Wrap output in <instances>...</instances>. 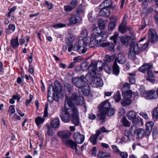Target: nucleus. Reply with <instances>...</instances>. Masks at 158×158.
<instances>
[{
	"label": "nucleus",
	"mask_w": 158,
	"mask_h": 158,
	"mask_svg": "<svg viewBox=\"0 0 158 158\" xmlns=\"http://www.w3.org/2000/svg\"><path fill=\"white\" fill-rule=\"evenodd\" d=\"M93 27L94 33L92 35L91 38L89 37H84L81 36L79 38L78 41L74 45L73 47V50L77 51L79 53H85L86 51L85 47L89 44L90 47L96 48L98 45V43H101L105 41L107 37L106 32L105 31L101 32V34L96 32L98 27L95 28L96 25L94 24Z\"/></svg>",
	"instance_id": "1"
},
{
	"label": "nucleus",
	"mask_w": 158,
	"mask_h": 158,
	"mask_svg": "<svg viewBox=\"0 0 158 158\" xmlns=\"http://www.w3.org/2000/svg\"><path fill=\"white\" fill-rule=\"evenodd\" d=\"M65 108L62 109L60 118L61 120L65 123H68L72 117V121L76 126L79 124V121L78 114V110L74 105L68 100L65 101Z\"/></svg>",
	"instance_id": "2"
},
{
	"label": "nucleus",
	"mask_w": 158,
	"mask_h": 158,
	"mask_svg": "<svg viewBox=\"0 0 158 158\" xmlns=\"http://www.w3.org/2000/svg\"><path fill=\"white\" fill-rule=\"evenodd\" d=\"M90 74L85 75L87 81L94 87L102 86L103 84V81L101 78L96 77V73L94 69H93V73L90 72Z\"/></svg>",
	"instance_id": "3"
},
{
	"label": "nucleus",
	"mask_w": 158,
	"mask_h": 158,
	"mask_svg": "<svg viewBox=\"0 0 158 158\" xmlns=\"http://www.w3.org/2000/svg\"><path fill=\"white\" fill-rule=\"evenodd\" d=\"M148 41L144 44L142 46L139 43L132 42L131 44H130V48L134 51L136 54H138L141 52L145 51L148 47Z\"/></svg>",
	"instance_id": "4"
},
{
	"label": "nucleus",
	"mask_w": 158,
	"mask_h": 158,
	"mask_svg": "<svg viewBox=\"0 0 158 158\" xmlns=\"http://www.w3.org/2000/svg\"><path fill=\"white\" fill-rule=\"evenodd\" d=\"M85 78L86 79L85 77L81 75L80 77H77L73 78L72 81L76 87L81 89L88 84L85 81Z\"/></svg>",
	"instance_id": "5"
},
{
	"label": "nucleus",
	"mask_w": 158,
	"mask_h": 158,
	"mask_svg": "<svg viewBox=\"0 0 158 158\" xmlns=\"http://www.w3.org/2000/svg\"><path fill=\"white\" fill-rule=\"evenodd\" d=\"M131 134L132 136H135L136 133L137 138L141 139L144 136V130L143 129L138 128L136 125H133L130 128Z\"/></svg>",
	"instance_id": "6"
},
{
	"label": "nucleus",
	"mask_w": 158,
	"mask_h": 158,
	"mask_svg": "<svg viewBox=\"0 0 158 158\" xmlns=\"http://www.w3.org/2000/svg\"><path fill=\"white\" fill-rule=\"evenodd\" d=\"M81 69L83 71H86L87 70L89 71V73L86 75L90 74V72L93 73V69H94L96 71V69H97V65L96 64H91L88 66V63L87 62H82L80 65Z\"/></svg>",
	"instance_id": "7"
},
{
	"label": "nucleus",
	"mask_w": 158,
	"mask_h": 158,
	"mask_svg": "<svg viewBox=\"0 0 158 158\" xmlns=\"http://www.w3.org/2000/svg\"><path fill=\"white\" fill-rule=\"evenodd\" d=\"M68 19L69 23L67 25L69 26L70 25H75L80 23L82 19L80 16L73 13L69 15L68 17Z\"/></svg>",
	"instance_id": "8"
},
{
	"label": "nucleus",
	"mask_w": 158,
	"mask_h": 158,
	"mask_svg": "<svg viewBox=\"0 0 158 158\" xmlns=\"http://www.w3.org/2000/svg\"><path fill=\"white\" fill-rule=\"evenodd\" d=\"M140 89L141 95L147 99H152L155 98V91L154 90H152L146 92L144 89L142 91L140 90Z\"/></svg>",
	"instance_id": "9"
},
{
	"label": "nucleus",
	"mask_w": 158,
	"mask_h": 158,
	"mask_svg": "<svg viewBox=\"0 0 158 158\" xmlns=\"http://www.w3.org/2000/svg\"><path fill=\"white\" fill-rule=\"evenodd\" d=\"M148 34V40L150 42L153 43L157 41L158 37L154 30L150 29L149 30Z\"/></svg>",
	"instance_id": "10"
},
{
	"label": "nucleus",
	"mask_w": 158,
	"mask_h": 158,
	"mask_svg": "<svg viewBox=\"0 0 158 158\" xmlns=\"http://www.w3.org/2000/svg\"><path fill=\"white\" fill-rule=\"evenodd\" d=\"M127 116L130 120H132V123L135 125L138 123L139 119L137 118V114L133 111H131L127 115Z\"/></svg>",
	"instance_id": "11"
},
{
	"label": "nucleus",
	"mask_w": 158,
	"mask_h": 158,
	"mask_svg": "<svg viewBox=\"0 0 158 158\" xmlns=\"http://www.w3.org/2000/svg\"><path fill=\"white\" fill-rule=\"evenodd\" d=\"M111 106V105L109 101L106 100L100 105L99 109L100 111H101L103 113L105 112L106 113V110L110 109Z\"/></svg>",
	"instance_id": "12"
},
{
	"label": "nucleus",
	"mask_w": 158,
	"mask_h": 158,
	"mask_svg": "<svg viewBox=\"0 0 158 158\" xmlns=\"http://www.w3.org/2000/svg\"><path fill=\"white\" fill-rule=\"evenodd\" d=\"M73 137L76 143L78 144L82 143L85 139L84 135L80 134L79 132L75 133Z\"/></svg>",
	"instance_id": "13"
},
{
	"label": "nucleus",
	"mask_w": 158,
	"mask_h": 158,
	"mask_svg": "<svg viewBox=\"0 0 158 158\" xmlns=\"http://www.w3.org/2000/svg\"><path fill=\"white\" fill-rule=\"evenodd\" d=\"M71 135L70 132L68 130L59 131L57 132V135L63 139H69Z\"/></svg>",
	"instance_id": "14"
},
{
	"label": "nucleus",
	"mask_w": 158,
	"mask_h": 158,
	"mask_svg": "<svg viewBox=\"0 0 158 158\" xmlns=\"http://www.w3.org/2000/svg\"><path fill=\"white\" fill-rule=\"evenodd\" d=\"M114 60H116V62H118L119 64H123L126 61V59L123 53H119L118 55L116 57H115Z\"/></svg>",
	"instance_id": "15"
},
{
	"label": "nucleus",
	"mask_w": 158,
	"mask_h": 158,
	"mask_svg": "<svg viewBox=\"0 0 158 158\" xmlns=\"http://www.w3.org/2000/svg\"><path fill=\"white\" fill-rule=\"evenodd\" d=\"M110 14V9L104 7L100 10L99 13V15L101 16L109 17Z\"/></svg>",
	"instance_id": "16"
},
{
	"label": "nucleus",
	"mask_w": 158,
	"mask_h": 158,
	"mask_svg": "<svg viewBox=\"0 0 158 158\" xmlns=\"http://www.w3.org/2000/svg\"><path fill=\"white\" fill-rule=\"evenodd\" d=\"M153 67V65L150 64H144L139 69V70L144 73L146 71L151 69Z\"/></svg>",
	"instance_id": "17"
},
{
	"label": "nucleus",
	"mask_w": 158,
	"mask_h": 158,
	"mask_svg": "<svg viewBox=\"0 0 158 158\" xmlns=\"http://www.w3.org/2000/svg\"><path fill=\"white\" fill-rule=\"evenodd\" d=\"M54 94H57L61 92L62 89L60 83L58 81H56L54 83Z\"/></svg>",
	"instance_id": "18"
},
{
	"label": "nucleus",
	"mask_w": 158,
	"mask_h": 158,
	"mask_svg": "<svg viewBox=\"0 0 158 158\" xmlns=\"http://www.w3.org/2000/svg\"><path fill=\"white\" fill-rule=\"evenodd\" d=\"M51 126L53 128H57L60 125L59 119L58 117H56L50 122Z\"/></svg>",
	"instance_id": "19"
},
{
	"label": "nucleus",
	"mask_w": 158,
	"mask_h": 158,
	"mask_svg": "<svg viewBox=\"0 0 158 158\" xmlns=\"http://www.w3.org/2000/svg\"><path fill=\"white\" fill-rule=\"evenodd\" d=\"M113 73L115 75H118L120 72L119 67L116 62V60H114L112 66Z\"/></svg>",
	"instance_id": "20"
},
{
	"label": "nucleus",
	"mask_w": 158,
	"mask_h": 158,
	"mask_svg": "<svg viewBox=\"0 0 158 158\" xmlns=\"http://www.w3.org/2000/svg\"><path fill=\"white\" fill-rule=\"evenodd\" d=\"M83 94L86 96L89 95L90 93V88L88 85L87 84V85H85L81 89Z\"/></svg>",
	"instance_id": "21"
},
{
	"label": "nucleus",
	"mask_w": 158,
	"mask_h": 158,
	"mask_svg": "<svg viewBox=\"0 0 158 158\" xmlns=\"http://www.w3.org/2000/svg\"><path fill=\"white\" fill-rule=\"evenodd\" d=\"M74 40L75 38L74 37H70L68 40V41L66 43L68 45H69L70 44L68 48V51L69 52H71L72 49L73 50V47L74 45L73 46V44H71L74 41Z\"/></svg>",
	"instance_id": "22"
},
{
	"label": "nucleus",
	"mask_w": 158,
	"mask_h": 158,
	"mask_svg": "<svg viewBox=\"0 0 158 158\" xmlns=\"http://www.w3.org/2000/svg\"><path fill=\"white\" fill-rule=\"evenodd\" d=\"M116 56L115 54H113L112 55H106L105 56V59H104V62H110L113 61L115 59Z\"/></svg>",
	"instance_id": "23"
},
{
	"label": "nucleus",
	"mask_w": 158,
	"mask_h": 158,
	"mask_svg": "<svg viewBox=\"0 0 158 158\" xmlns=\"http://www.w3.org/2000/svg\"><path fill=\"white\" fill-rule=\"evenodd\" d=\"M129 36H126L125 37H122L121 38V41L123 44L125 46H127L129 44H131L132 42L129 40Z\"/></svg>",
	"instance_id": "24"
},
{
	"label": "nucleus",
	"mask_w": 158,
	"mask_h": 158,
	"mask_svg": "<svg viewBox=\"0 0 158 158\" xmlns=\"http://www.w3.org/2000/svg\"><path fill=\"white\" fill-rule=\"evenodd\" d=\"M10 44L14 49L17 48L19 46L18 37L12 39L10 40Z\"/></svg>",
	"instance_id": "25"
},
{
	"label": "nucleus",
	"mask_w": 158,
	"mask_h": 158,
	"mask_svg": "<svg viewBox=\"0 0 158 158\" xmlns=\"http://www.w3.org/2000/svg\"><path fill=\"white\" fill-rule=\"evenodd\" d=\"M123 97L125 99L130 98L131 97L132 95V91L131 90L127 91L125 92H122Z\"/></svg>",
	"instance_id": "26"
},
{
	"label": "nucleus",
	"mask_w": 158,
	"mask_h": 158,
	"mask_svg": "<svg viewBox=\"0 0 158 158\" xmlns=\"http://www.w3.org/2000/svg\"><path fill=\"white\" fill-rule=\"evenodd\" d=\"M132 102V101L131 99H125L124 98L121 101V104L124 107H126L127 105H130Z\"/></svg>",
	"instance_id": "27"
},
{
	"label": "nucleus",
	"mask_w": 158,
	"mask_h": 158,
	"mask_svg": "<svg viewBox=\"0 0 158 158\" xmlns=\"http://www.w3.org/2000/svg\"><path fill=\"white\" fill-rule=\"evenodd\" d=\"M106 113H104L109 116H111L114 115L115 112V109L114 108H111V107L110 109L106 110Z\"/></svg>",
	"instance_id": "28"
},
{
	"label": "nucleus",
	"mask_w": 158,
	"mask_h": 158,
	"mask_svg": "<svg viewBox=\"0 0 158 158\" xmlns=\"http://www.w3.org/2000/svg\"><path fill=\"white\" fill-rule=\"evenodd\" d=\"M79 96L78 95L77 93H73L72 94V95L70 99L71 101H70L68 99L66 98V99L65 100V101H66L67 102V100L69 102H70L71 103H72L73 104L72 102V101H74V102H75V101L76 100L77 98Z\"/></svg>",
	"instance_id": "29"
},
{
	"label": "nucleus",
	"mask_w": 158,
	"mask_h": 158,
	"mask_svg": "<svg viewBox=\"0 0 158 158\" xmlns=\"http://www.w3.org/2000/svg\"><path fill=\"white\" fill-rule=\"evenodd\" d=\"M136 53L130 48L128 53V58L132 60L135 59L136 57Z\"/></svg>",
	"instance_id": "30"
},
{
	"label": "nucleus",
	"mask_w": 158,
	"mask_h": 158,
	"mask_svg": "<svg viewBox=\"0 0 158 158\" xmlns=\"http://www.w3.org/2000/svg\"><path fill=\"white\" fill-rule=\"evenodd\" d=\"M152 118L153 119L156 120L158 118V107L154 108L153 110L152 114Z\"/></svg>",
	"instance_id": "31"
},
{
	"label": "nucleus",
	"mask_w": 158,
	"mask_h": 158,
	"mask_svg": "<svg viewBox=\"0 0 158 158\" xmlns=\"http://www.w3.org/2000/svg\"><path fill=\"white\" fill-rule=\"evenodd\" d=\"M66 143L69 145L70 148L73 149H74L76 146H77L76 143L71 139L67 140L66 141Z\"/></svg>",
	"instance_id": "32"
},
{
	"label": "nucleus",
	"mask_w": 158,
	"mask_h": 158,
	"mask_svg": "<svg viewBox=\"0 0 158 158\" xmlns=\"http://www.w3.org/2000/svg\"><path fill=\"white\" fill-rule=\"evenodd\" d=\"M84 99L82 96H79L75 102L77 105H81L83 103Z\"/></svg>",
	"instance_id": "33"
},
{
	"label": "nucleus",
	"mask_w": 158,
	"mask_h": 158,
	"mask_svg": "<svg viewBox=\"0 0 158 158\" xmlns=\"http://www.w3.org/2000/svg\"><path fill=\"white\" fill-rule=\"evenodd\" d=\"M130 90V86L129 84L128 83H125L123 85L122 88V92H125L128 91Z\"/></svg>",
	"instance_id": "34"
},
{
	"label": "nucleus",
	"mask_w": 158,
	"mask_h": 158,
	"mask_svg": "<svg viewBox=\"0 0 158 158\" xmlns=\"http://www.w3.org/2000/svg\"><path fill=\"white\" fill-rule=\"evenodd\" d=\"M44 121V118L40 116L36 117L35 119V122L37 126L43 123Z\"/></svg>",
	"instance_id": "35"
},
{
	"label": "nucleus",
	"mask_w": 158,
	"mask_h": 158,
	"mask_svg": "<svg viewBox=\"0 0 158 158\" xmlns=\"http://www.w3.org/2000/svg\"><path fill=\"white\" fill-rule=\"evenodd\" d=\"M114 98L116 102H118L120 101L121 98L119 91H118L116 92L114 96Z\"/></svg>",
	"instance_id": "36"
},
{
	"label": "nucleus",
	"mask_w": 158,
	"mask_h": 158,
	"mask_svg": "<svg viewBox=\"0 0 158 158\" xmlns=\"http://www.w3.org/2000/svg\"><path fill=\"white\" fill-rule=\"evenodd\" d=\"M153 126L154 123L153 122H148L146 124V129H148L149 131H152Z\"/></svg>",
	"instance_id": "37"
},
{
	"label": "nucleus",
	"mask_w": 158,
	"mask_h": 158,
	"mask_svg": "<svg viewBox=\"0 0 158 158\" xmlns=\"http://www.w3.org/2000/svg\"><path fill=\"white\" fill-rule=\"evenodd\" d=\"M123 125L125 127H130V122H129L125 117H123L121 120Z\"/></svg>",
	"instance_id": "38"
},
{
	"label": "nucleus",
	"mask_w": 158,
	"mask_h": 158,
	"mask_svg": "<svg viewBox=\"0 0 158 158\" xmlns=\"http://www.w3.org/2000/svg\"><path fill=\"white\" fill-rule=\"evenodd\" d=\"M105 4V7L107 8L110 9V7L112 6L113 2L111 0H105L104 1Z\"/></svg>",
	"instance_id": "39"
},
{
	"label": "nucleus",
	"mask_w": 158,
	"mask_h": 158,
	"mask_svg": "<svg viewBox=\"0 0 158 158\" xmlns=\"http://www.w3.org/2000/svg\"><path fill=\"white\" fill-rule=\"evenodd\" d=\"M110 156L109 154L104 152H100L98 154V156L99 157H108Z\"/></svg>",
	"instance_id": "40"
},
{
	"label": "nucleus",
	"mask_w": 158,
	"mask_h": 158,
	"mask_svg": "<svg viewBox=\"0 0 158 158\" xmlns=\"http://www.w3.org/2000/svg\"><path fill=\"white\" fill-rule=\"evenodd\" d=\"M129 80L130 83L132 84H134L135 82V76L134 73H129Z\"/></svg>",
	"instance_id": "41"
},
{
	"label": "nucleus",
	"mask_w": 158,
	"mask_h": 158,
	"mask_svg": "<svg viewBox=\"0 0 158 158\" xmlns=\"http://www.w3.org/2000/svg\"><path fill=\"white\" fill-rule=\"evenodd\" d=\"M98 137L94 135H91L90 138V142L93 144L95 145L97 142Z\"/></svg>",
	"instance_id": "42"
},
{
	"label": "nucleus",
	"mask_w": 158,
	"mask_h": 158,
	"mask_svg": "<svg viewBox=\"0 0 158 158\" xmlns=\"http://www.w3.org/2000/svg\"><path fill=\"white\" fill-rule=\"evenodd\" d=\"M152 136L153 139H155L158 137V131L156 128H154L152 132Z\"/></svg>",
	"instance_id": "43"
},
{
	"label": "nucleus",
	"mask_w": 158,
	"mask_h": 158,
	"mask_svg": "<svg viewBox=\"0 0 158 158\" xmlns=\"http://www.w3.org/2000/svg\"><path fill=\"white\" fill-rule=\"evenodd\" d=\"M118 30L119 31L122 33H124L126 31V26H125L123 25L122 24H121L118 27Z\"/></svg>",
	"instance_id": "44"
},
{
	"label": "nucleus",
	"mask_w": 158,
	"mask_h": 158,
	"mask_svg": "<svg viewBox=\"0 0 158 158\" xmlns=\"http://www.w3.org/2000/svg\"><path fill=\"white\" fill-rule=\"evenodd\" d=\"M116 22L115 21H112L110 22L108 26V30L109 31H111L113 30L115 27Z\"/></svg>",
	"instance_id": "45"
},
{
	"label": "nucleus",
	"mask_w": 158,
	"mask_h": 158,
	"mask_svg": "<svg viewBox=\"0 0 158 158\" xmlns=\"http://www.w3.org/2000/svg\"><path fill=\"white\" fill-rule=\"evenodd\" d=\"M104 70L108 73H110L112 72L111 65H106L104 67Z\"/></svg>",
	"instance_id": "46"
},
{
	"label": "nucleus",
	"mask_w": 158,
	"mask_h": 158,
	"mask_svg": "<svg viewBox=\"0 0 158 158\" xmlns=\"http://www.w3.org/2000/svg\"><path fill=\"white\" fill-rule=\"evenodd\" d=\"M64 9L66 12H70L74 8L69 4L68 5L64 6Z\"/></svg>",
	"instance_id": "47"
},
{
	"label": "nucleus",
	"mask_w": 158,
	"mask_h": 158,
	"mask_svg": "<svg viewBox=\"0 0 158 158\" xmlns=\"http://www.w3.org/2000/svg\"><path fill=\"white\" fill-rule=\"evenodd\" d=\"M106 115V114L101 111H100V113L98 114V117L99 119L104 120L105 118V116Z\"/></svg>",
	"instance_id": "48"
},
{
	"label": "nucleus",
	"mask_w": 158,
	"mask_h": 158,
	"mask_svg": "<svg viewBox=\"0 0 158 158\" xmlns=\"http://www.w3.org/2000/svg\"><path fill=\"white\" fill-rule=\"evenodd\" d=\"M118 35V33L115 32L114 33V35L110 37V39L113 40L114 43V44H115L117 43V40Z\"/></svg>",
	"instance_id": "49"
},
{
	"label": "nucleus",
	"mask_w": 158,
	"mask_h": 158,
	"mask_svg": "<svg viewBox=\"0 0 158 158\" xmlns=\"http://www.w3.org/2000/svg\"><path fill=\"white\" fill-rule=\"evenodd\" d=\"M47 133L48 136H52L53 133L52 129L49 126L47 127Z\"/></svg>",
	"instance_id": "50"
},
{
	"label": "nucleus",
	"mask_w": 158,
	"mask_h": 158,
	"mask_svg": "<svg viewBox=\"0 0 158 158\" xmlns=\"http://www.w3.org/2000/svg\"><path fill=\"white\" fill-rule=\"evenodd\" d=\"M78 2L77 0H72L70 2L69 4L72 7L75 8Z\"/></svg>",
	"instance_id": "51"
},
{
	"label": "nucleus",
	"mask_w": 158,
	"mask_h": 158,
	"mask_svg": "<svg viewBox=\"0 0 158 158\" xmlns=\"http://www.w3.org/2000/svg\"><path fill=\"white\" fill-rule=\"evenodd\" d=\"M84 10L81 7H79L76 10V14L77 15L79 16H80V14L84 13Z\"/></svg>",
	"instance_id": "52"
},
{
	"label": "nucleus",
	"mask_w": 158,
	"mask_h": 158,
	"mask_svg": "<svg viewBox=\"0 0 158 158\" xmlns=\"http://www.w3.org/2000/svg\"><path fill=\"white\" fill-rule=\"evenodd\" d=\"M66 25L65 24L59 23L55 24L53 25V27L55 28H61L65 27Z\"/></svg>",
	"instance_id": "53"
},
{
	"label": "nucleus",
	"mask_w": 158,
	"mask_h": 158,
	"mask_svg": "<svg viewBox=\"0 0 158 158\" xmlns=\"http://www.w3.org/2000/svg\"><path fill=\"white\" fill-rule=\"evenodd\" d=\"M64 89L66 90L68 92H70L71 89V85L66 83L64 84Z\"/></svg>",
	"instance_id": "54"
},
{
	"label": "nucleus",
	"mask_w": 158,
	"mask_h": 158,
	"mask_svg": "<svg viewBox=\"0 0 158 158\" xmlns=\"http://www.w3.org/2000/svg\"><path fill=\"white\" fill-rule=\"evenodd\" d=\"M107 47L110 50L112 51L114 49V44L112 42H108Z\"/></svg>",
	"instance_id": "55"
},
{
	"label": "nucleus",
	"mask_w": 158,
	"mask_h": 158,
	"mask_svg": "<svg viewBox=\"0 0 158 158\" xmlns=\"http://www.w3.org/2000/svg\"><path fill=\"white\" fill-rule=\"evenodd\" d=\"M118 154L120 155L122 158H127L128 157L127 153L126 152H121L120 151Z\"/></svg>",
	"instance_id": "56"
},
{
	"label": "nucleus",
	"mask_w": 158,
	"mask_h": 158,
	"mask_svg": "<svg viewBox=\"0 0 158 158\" xmlns=\"http://www.w3.org/2000/svg\"><path fill=\"white\" fill-rule=\"evenodd\" d=\"M81 34L82 35L84 36L85 37H86V36H87L88 35V32L87 30L86 29H83L81 32Z\"/></svg>",
	"instance_id": "57"
},
{
	"label": "nucleus",
	"mask_w": 158,
	"mask_h": 158,
	"mask_svg": "<svg viewBox=\"0 0 158 158\" xmlns=\"http://www.w3.org/2000/svg\"><path fill=\"white\" fill-rule=\"evenodd\" d=\"M139 115L142 116L143 118L144 119H148V117L147 114L144 112H141L139 113Z\"/></svg>",
	"instance_id": "58"
},
{
	"label": "nucleus",
	"mask_w": 158,
	"mask_h": 158,
	"mask_svg": "<svg viewBox=\"0 0 158 158\" xmlns=\"http://www.w3.org/2000/svg\"><path fill=\"white\" fill-rule=\"evenodd\" d=\"M33 95L30 94L29 96V99L28 100H27L26 101V102L25 103V105L27 106H28L29 104L32 101L33 99Z\"/></svg>",
	"instance_id": "59"
},
{
	"label": "nucleus",
	"mask_w": 158,
	"mask_h": 158,
	"mask_svg": "<svg viewBox=\"0 0 158 158\" xmlns=\"http://www.w3.org/2000/svg\"><path fill=\"white\" fill-rule=\"evenodd\" d=\"M73 62L75 63L76 62H80L82 60V58L80 56H78L74 57L73 59Z\"/></svg>",
	"instance_id": "60"
},
{
	"label": "nucleus",
	"mask_w": 158,
	"mask_h": 158,
	"mask_svg": "<svg viewBox=\"0 0 158 158\" xmlns=\"http://www.w3.org/2000/svg\"><path fill=\"white\" fill-rule=\"evenodd\" d=\"M147 74L148 77H154V75L153 74L152 72L149 69L147 71Z\"/></svg>",
	"instance_id": "61"
},
{
	"label": "nucleus",
	"mask_w": 158,
	"mask_h": 158,
	"mask_svg": "<svg viewBox=\"0 0 158 158\" xmlns=\"http://www.w3.org/2000/svg\"><path fill=\"white\" fill-rule=\"evenodd\" d=\"M153 8L151 7H148L146 9V15H148L149 13L152 12L153 11Z\"/></svg>",
	"instance_id": "62"
},
{
	"label": "nucleus",
	"mask_w": 158,
	"mask_h": 158,
	"mask_svg": "<svg viewBox=\"0 0 158 158\" xmlns=\"http://www.w3.org/2000/svg\"><path fill=\"white\" fill-rule=\"evenodd\" d=\"M97 148L96 147H93L91 151V154L92 156H95L96 154Z\"/></svg>",
	"instance_id": "63"
},
{
	"label": "nucleus",
	"mask_w": 158,
	"mask_h": 158,
	"mask_svg": "<svg viewBox=\"0 0 158 158\" xmlns=\"http://www.w3.org/2000/svg\"><path fill=\"white\" fill-rule=\"evenodd\" d=\"M112 148L114 152H117L118 153L120 152V151L118 148L115 145H112Z\"/></svg>",
	"instance_id": "64"
}]
</instances>
